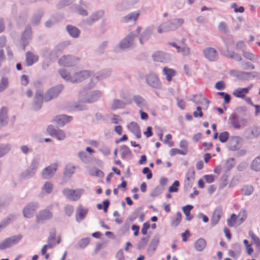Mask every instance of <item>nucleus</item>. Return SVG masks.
<instances>
[{
  "label": "nucleus",
  "instance_id": "nucleus-1",
  "mask_svg": "<svg viewBox=\"0 0 260 260\" xmlns=\"http://www.w3.org/2000/svg\"><path fill=\"white\" fill-rule=\"evenodd\" d=\"M60 74L64 79L73 83L81 82L89 76V72L86 71H82L76 73L73 76H71L70 73H68L66 71L62 70L60 72Z\"/></svg>",
  "mask_w": 260,
  "mask_h": 260
},
{
  "label": "nucleus",
  "instance_id": "nucleus-2",
  "mask_svg": "<svg viewBox=\"0 0 260 260\" xmlns=\"http://www.w3.org/2000/svg\"><path fill=\"white\" fill-rule=\"evenodd\" d=\"M22 238V235H18L5 239L0 243V249L4 250L17 244L20 241Z\"/></svg>",
  "mask_w": 260,
  "mask_h": 260
},
{
  "label": "nucleus",
  "instance_id": "nucleus-3",
  "mask_svg": "<svg viewBox=\"0 0 260 260\" xmlns=\"http://www.w3.org/2000/svg\"><path fill=\"white\" fill-rule=\"evenodd\" d=\"M229 123L234 128L239 129L246 126L247 120L244 118H239L236 114H232L229 118Z\"/></svg>",
  "mask_w": 260,
  "mask_h": 260
},
{
  "label": "nucleus",
  "instance_id": "nucleus-4",
  "mask_svg": "<svg viewBox=\"0 0 260 260\" xmlns=\"http://www.w3.org/2000/svg\"><path fill=\"white\" fill-rule=\"evenodd\" d=\"M83 190L78 189L76 190H72L69 189H64L63 191V194L70 200L77 201L83 193Z\"/></svg>",
  "mask_w": 260,
  "mask_h": 260
},
{
  "label": "nucleus",
  "instance_id": "nucleus-5",
  "mask_svg": "<svg viewBox=\"0 0 260 260\" xmlns=\"http://www.w3.org/2000/svg\"><path fill=\"white\" fill-rule=\"evenodd\" d=\"M48 133L52 136L55 137L59 140H63L66 138V134L60 129H56L52 126H49L47 128Z\"/></svg>",
  "mask_w": 260,
  "mask_h": 260
},
{
  "label": "nucleus",
  "instance_id": "nucleus-6",
  "mask_svg": "<svg viewBox=\"0 0 260 260\" xmlns=\"http://www.w3.org/2000/svg\"><path fill=\"white\" fill-rule=\"evenodd\" d=\"M193 102L198 106L204 107V110H207L209 106V102L204 96L202 95H196L194 96Z\"/></svg>",
  "mask_w": 260,
  "mask_h": 260
},
{
  "label": "nucleus",
  "instance_id": "nucleus-7",
  "mask_svg": "<svg viewBox=\"0 0 260 260\" xmlns=\"http://www.w3.org/2000/svg\"><path fill=\"white\" fill-rule=\"evenodd\" d=\"M62 89V87L61 86L50 89L45 95V101H49L52 99L55 98L59 94Z\"/></svg>",
  "mask_w": 260,
  "mask_h": 260
},
{
  "label": "nucleus",
  "instance_id": "nucleus-8",
  "mask_svg": "<svg viewBox=\"0 0 260 260\" xmlns=\"http://www.w3.org/2000/svg\"><path fill=\"white\" fill-rule=\"evenodd\" d=\"M147 82L151 86L155 88H159L160 83L158 77L154 74H150L147 77Z\"/></svg>",
  "mask_w": 260,
  "mask_h": 260
},
{
  "label": "nucleus",
  "instance_id": "nucleus-9",
  "mask_svg": "<svg viewBox=\"0 0 260 260\" xmlns=\"http://www.w3.org/2000/svg\"><path fill=\"white\" fill-rule=\"evenodd\" d=\"M57 165L56 164H53L47 167L43 172L42 176L44 178H51L57 169Z\"/></svg>",
  "mask_w": 260,
  "mask_h": 260
},
{
  "label": "nucleus",
  "instance_id": "nucleus-10",
  "mask_svg": "<svg viewBox=\"0 0 260 260\" xmlns=\"http://www.w3.org/2000/svg\"><path fill=\"white\" fill-rule=\"evenodd\" d=\"M252 86H249L246 88H239L235 89L233 94L237 98L244 99L246 94H247L251 89Z\"/></svg>",
  "mask_w": 260,
  "mask_h": 260
},
{
  "label": "nucleus",
  "instance_id": "nucleus-11",
  "mask_svg": "<svg viewBox=\"0 0 260 260\" xmlns=\"http://www.w3.org/2000/svg\"><path fill=\"white\" fill-rule=\"evenodd\" d=\"M55 237V234L51 235L50 237L48 239V244L43 246L41 250V253L42 255H45V257L46 259L49 258V254L46 253V251L48 248H52L55 244L52 242L53 239Z\"/></svg>",
  "mask_w": 260,
  "mask_h": 260
},
{
  "label": "nucleus",
  "instance_id": "nucleus-12",
  "mask_svg": "<svg viewBox=\"0 0 260 260\" xmlns=\"http://www.w3.org/2000/svg\"><path fill=\"white\" fill-rule=\"evenodd\" d=\"M205 57L211 61H214L217 58L216 51L213 48H208L204 51Z\"/></svg>",
  "mask_w": 260,
  "mask_h": 260
},
{
  "label": "nucleus",
  "instance_id": "nucleus-13",
  "mask_svg": "<svg viewBox=\"0 0 260 260\" xmlns=\"http://www.w3.org/2000/svg\"><path fill=\"white\" fill-rule=\"evenodd\" d=\"M222 213L223 212L221 207H217L215 209L211 219V222L213 225H214L218 222L222 215Z\"/></svg>",
  "mask_w": 260,
  "mask_h": 260
},
{
  "label": "nucleus",
  "instance_id": "nucleus-14",
  "mask_svg": "<svg viewBox=\"0 0 260 260\" xmlns=\"http://www.w3.org/2000/svg\"><path fill=\"white\" fill-rule=\"evenodd\" d=\"M127 128L136 136L137 138L139 139L141 138V131L139 126L137 123L134 122H131L127 125Z\"/></svg>",
  "mask_w": 260,
  "mask_h": 260
},
{
  "label": "nucleus",
  "instance_id": "nucleus-15",
  "mask_svg": "<svg viewBox=\"0 0 260 260\" xmlns=\"http://www.w3.org/2000/svg\"><path fill=\"white\" fill-rule=\"evenodd\" d=\"M241 138L237 136L232 137L229 142V147L232 150H237L239 148Z\"/></svg>",
  "mask_w": 260,
  "mask_h": 260
},
{
  "label": "nucleus",
  "instance_id": "nucleus-16",
  "mask_svg": "<svg viewBox=\"0 0 260 260\" xmlns=\"http://www.w3.org/2000/svg\"><path fill=\"white\" fill-rule=\"evenodd\" d=\"M72 117L65 115H60L55 117L54 120L59 125L63 126L66 123L71 121Z\"/></svg>",
  "mask_w": 260,
  "mask_h": 260
},
{
  "label": "nucleus",
  "instance_id": "nucleus-17",
  "mask_svg": "<svg viewBox=\"0 0 260 260\" xmlns=\"http://www.w3.org/2000/svg\"><path fill=\"white\" fill-rule=\"evenodd\" d=\"M134 36L132 34L129 35L120 43V47L121 49H126L129 47L133 44Z\"/></svg>",
  "mask_w": 260,
  "mask_h": 260
},
{
  "label": "nucleus",
  "instance_id": "nucleus-18",
  "mask_svg": "<svg viewBox=\"0 0 260 260\" xmlns=\"http://www.w3.org/2000/svg\"><path fill=\"white\" fill-rule=\"evenodd\" d=\"M36 205L30 204L26 207L23 210V214L25 217L30 218L32 217L34 214Z\"/></svg>",
  "mask_w": 260,
  "mask_h": 260
},
{
  "label": "nucleus",
  "instance_id": "nucleus-19",
  "mask_svg": "<svg viewBox=\"0 0 260 260\" xmlns=\"http://www.w3.org/2000/svg\"><path fill=\"white\" fill-rule=\"evenodd\" d=\"M233 45H229L227 46V50L223 52L224 55L226 56L227 57L234 58L236 60H241V57L239 55H237V54H235L233 51L230 50V49L233 48Z\"/></svg>",
  "mask_w": 260,
  "mask_h": 260
},
{
  "label": "nucleus",
  "instance_id": "nucleus-20",
  "mask_svg": "<svg viewBox=\"0 0 260 260\" xmlns=\"http://www.w3.org/2000/svg\"><path fill=\"white\" fill-rule=\"evenodd\" d=\"M131 103V102L128 100H126L125 102H122L119 100H115L113 101L111 107L113 109L122 108L124 107V106L126 105L129 104Z\"/></svg>",
  "mask_w": 260,
  "mask_h": 260
},
{
  "label": "nucleus",
  "instance_id": "nucleus-21",
  "mask_svg": "<svg viewBox=\"0 0 260 260\" xmlns=\"http://www.w3.org/2000/svg\"><path fill=\"white\" fill-rule=\"evenodd\" d=\"M240 221L237 216L235 214H233L231 216V217L228 219L227 222L228 225L230 226H237L241 224L238 223Z\"/></svg>",
  "mask_w": 260,
  "mask_h": 260
},
{
  "label": "nucleus",
  "instance_id": "nucleus-22",
  "mask_svg": "<svg viewBox=\"0 0 260 260\" xmlns=\"http://www.w3.org/2000/svg\"><path fill=\"white\" fill-rule=\"evenodd\" d=\"M26 62L28 66L32 65L38 60V57L31 52H27L26 54Z\"/></svg>",
  "mask_w": 260,
  "mask_h": 260
},
{
  "label": "nucleus",
  "instance_id": "nucleus-23",
  "mask_svg": "<svg viewBox=\"0 0 260 260\" xmlns=\"http://www.w3.org/2000/svg\"><path fill=\"white\" fill-rule=\"evenodd\" d=\"M8 109L6 107H3L0 110V125H3L7 122Z\"/></svg>",
  "mask_w": 260,
  "mask_h": 260
},
{
  "label": "nucleus",
  "instance_id": "nucleus-24",
  "mask_svg": "<svg viewBox=\"0 0 260 260\" xmlns=\"http://www.w3.org/2000/svg\"><path fill=\"white\" fill-rule=\"evenodd\" d=\"M171 23L169 21L161 24L158 27V32L159 33H162L168 31L173 30V29L172 28V25H171Z\"/></svg>",
  "mask_w": 260,
  "mask_h": 260
},
{
  "label": "nucleus",
  "instance_id": "nucleus-25",
  "mask_svg": "<svg viewBox=\"0 0 260 260\" xmlns=\"http://www.w3.org/2000/svg\"><path fill=\"white\" fill-rule=\"evenodd\" d=\"M206 246V242L203 238L199 239L194 244V247L197 250L201 251H202Z\"/></svg>",
  "mask_w": 260,
  "mask_h": 260
},
{
  "label": "nucleus",
  "instance_id": "nucleus-26",
  "mask_svg": "<svg viewBox=\"0 0 260 260\" xmlns=\"http://www.w3.org/2000/svg\"><path fill=\"white\" fill-rule=\"evenodd\" d=\"M170 45L176 47L177 49V52L182 53L183 55H187L189 54L190 50L189 48L187 46H183L182 47H181L180 46H178L174 43H170Z\"/></svg>",
  "mask_w": 260,
  "mask_h": 260
},
{
  "label": "nucleus",
  "instance_id": "nucleus-27",
  "mask_svg": "<svg viewBox=\"0 0 260 260\" xmlns=\"http://www.w3.org/2000/svg\"><path fill=\"white\" fill-rule=\"evenodd\" d=\"M52 216V214L50 212L45 210L41 212L37 216V220L38 221H40L41 220L49 219L51 218Z\"/></svg>",
  "mask_w": 260,
  "mask_h": 260
},
{
  "label": "nucleus",
  "instance_id": "nucleus-28",
  "mask_svg": "<svg viewBox=\"0 0 260 260\" xmlns=\"http://www.w3.org/2000/svg\"><path fill=\"white\" fill-rule=\"evenodd\" d=\"M248 235L252 239L257 250L260 251V239L252 231H249Z\"/></svg>",
  "mask_w": 260,
  "mask_h": 260
},
{
  "label": "nucleus",
  "instance_id": "nucleus-29",
  "mask_svg": "<svg viewBox=\"0 0 260 260\" xmlns=\"http://www.w3.org/2000/svg\"><path fill=\"white\" fill-rule=\"evenodd\" d=\"M163 71L168 81H171L172 77L174 76L176 74L175 70L166 67L164 68Z\"/></svg>",
  "mask_w": 260,
  "mask_h": 260
},
{
  "label": "nucleus",
  "instance_id": "nucleus-30",
  "mask_svg": "<svg viewBox=\"0 0 260 260\" xmlns=\"http://www.w3.org/2000/svg\"><path fill=\"white\" fill-rule=\"evenodd\" d=\"M192 205H186L182 208L183 211L185 214L186 219L187 220H190L192 219L193 216L190 214V211L193 209Z\"/></svg>",
  "mask_w": 260,
  "mask_h": 260
},
{
  "label": "nucleus",
  "instance_id": "nucleus-31",
  "mask_svg": "<svg viewBox=\"0 0 260 260\" xmlns=\"http://www.w3.org/2000/svg\"><path fill=\"white\" fill-rule=\"evenodd\" d=\"M6 39L5 37H0V63L5 59L3 47L5 46Z\"/></svg>",
  "mask_w": 260,
  "mask_h": 260
},
{
  "label": "nucleus",
  "instance_id": "nucleus-32",
  "mask_svg": "<svg viewBox=\"0 0 260 260\" xmlns=\"http://www.w3.org/2000/svg\"><path fill=\"white\" fill-rule=\"evenodd\" d=\"M73 60L71 56H63L59 60V63L62 66H70L72 64L71 61Z\"/></svg>",
  "mask_w": 260,
  "mask_h": 260
},
{
  "label": "nucleus",
  "instance_id": "nucleus-33",
  "mask_svg": "<svg viewBox=\"0 0 260 260\" xmlns=\"http://www.w3.org/2000/svg\"><path fill=\"white\" fill-rule=\"evenodd\" d=\"M159 240L158 238L152 239L149 245L148 251L152 253L154 252L158 244Z\"/></svg>",
  "mask_w": 260,
  "mask_h": 260
},
{
  "label": "nucleus",
  "instance_id": "nucleus-34",
  "mask_svg": "<svg viewBox=\"0 0 260 260\" xmlns=\"http://www.w3.org/2000/svg\"><path fill=\"white\" fill-rule=\"evenodd\" d=\"M36 103L35 106V109L38 110L41 108V105L43 102V96L42 94L39 92H37L36 96Z\"/></svg>",
  "mask_w": 260,
  "mask_h": 260
},
{
  "label": "nucleus",
  "instance_id": "nucleus-35",
  "mask_svg": "<svg viewBox=\"0 0 260 260\" xmlns=\"http://www.w3.org/2000/svg\"><path fill=\"white\" fill-rule=\"evenodd\" d=\"M152 57L153 59L156 61L162 62L166 59L165 54L160 51H157L154 53Z\"/></svg>",
  "mask_w": 260,
  "mask_h": 260
},
{
  "label": "nucleus",
  "instance_id": "nucleus-36",
  "mask_svg": "<svg viewBox=\"0 0 260 260\" xmlns=\"http://www.w3.org/2000/svg\"><path fill=\"white\" fill-rule=\"evenodd\" d=\"M170 22L171 23V25H172V28H173V30H175L178 27L180 26L184 23V20L183 19L178 18L175 19Z\"/></svg>",
  "mask_w": 260,
  "mask_h": 260
},
{
  "label": "nucleus",
  "instance_id": "nucleus-37",
  "mask_svg": "<svg viewBox=\"0 0 260 260\" xmlns=\"http://www.w3.org/2000/svg\"><path fill=\"white\" fill-rule=\"evenodd\" d=\"M88 210L83 208L82 206H79L77 210V214L80 217V219H83L87 214Z\"/></svg>",
  "mask_w": 260,
  "mask_h": 260
},
{
  "label": "nucleus",
  "instance_id": "nucleus-38",
  "mask_svg": "<svg viewBox=\"0 0 260 260\" xmlns=\"http://www.w3.org/2000/svg\"><path fill=\"white\" fill-rule=\"evenodd\" d=\"M67 29L69 33L73 37H77L79 34V30L75 27L73 26L68 25Z\"/></svg>",
  "mask_w": 260,
  "mask_h": 260
},
{
  "label": "nucleus",
  "instance_id": "nucleus-39",
  "mask_svg": "<svg viewBox=\"0 0 260 260\" xmlns=\"http://www.w3.org/2000/svg\"><path fill=\"white\" fill-rule=\"evenodd\" d=\"M251 168L256 171H260V157H256L252 162Z\"/></svg>",
  "mask_w": 260,
  "mask_h": 260
},
{
  "label": "nucleus",
  "instance_id": "nucleus-40",
  "mask_svg": "<svg viewBox=\"0 0 260 260\" xmlns=\"http://www.w3.org/2000/svg\"><path fill=\"white\" fill-rule=\"evenodd\" d=\"M133 99L138 106L142 107L146 106L145 101L142 97L136 95L134 96Z\"/></svg>",
  "mask_w": 260,
  "mask_h": 260
},
{
  "label": "nucleus",
  "instance_id": "nucleus-41",
  "mask_svg": "<svg viewBox=\"0 0 260 260\" xmlns=\"http://www.w3.org/2000/svg\"><path fill=\"white\" fill-rule=\"evenodd\" d=\"M242 193L246 196L252 194L253 191V187L252 185H245L241 189Z\"/></svg>",
  "mask_w": 260,
  "mask_h": 260
},
{
  "label": "nucleus",
  "instance_id": "nucleus-42",
  "mask_svg": "<svg viewBox=\"0 0 260 260\" xmlns=\"http://www.w3.org/2000/svg\"><path fill=\"white\" fill-rule=\"evenodd\" d=\"M151 35V31L146 30L141 35L140 38V41L141 44H143L145 41H147L150 38Z\"/></svg>",
  "mask_w": 260,
  "mask_h": 260
},
{
  "label": "nucleus",
  "instance_id": "nucleus-43",
  "mask_svg": "<svg viewBox=\"0 0 260 260\" xmlns=\"http://www.w3.org/2000/svg\"><path fill=\"white\" fill-rule=\"evenodd\" d=\"M182 219V215L180 212H177L172 219V225L174 226H176L180 223Z\"/></svg>",
  "mask_w": 260,
  "mask_h": 260
},
{
  "label": "nucleus",
  "instance_id": "nucleus-44",
  "mask_svg": "<svg viewBox=\"0 0 260 260\" xmlns=\"http://www.w3.org/2000/svg\"><path fill=\"white\" fill-rule=\"evenodd\" d=\"M89 174L91 176H98L99 177H103L104 176L103 172L97 168H93L91 169Z\"/></svg>",
  "mask_w": 260,
  "mask_h": 260
},
{
  "label": "nucleus",
  "instance_id": "nucleus-45",
  "mask_svg": "<svg viewBox=\"0 0 260 260\" xmlns=\"http://www.w3.org/2000/svg\"><path fill=\"white\" fill-rule=\"evenodd\" d=\"M8 80L7 78L3 77L0 82V92L3 91L8 86Z\"/></svg>",
  "mask_w": 260,
  "mask_h": 260
},
{
  "label": "nucleus",
  "instance_id": "nucleus-46",
  "mask_svg": "<svg viewBox=\"0 0 260 260\" xmlns=\"http://www.w3.org/2000/svg\"><path fill=\"white\" fill-rule=\"evenodd\" d=\"M232 74L234 76L241 79L245 78L248 75V73H247L238 71L236 70L232 71Z\"/></svg>",
  "mask_w": 260,
  "mask_h": 260
},
{
  "label": "nucleus",
  "instance_id": "nucleus-47",
  "mask_svg": "<svg viewBox=\"0 0 260 260\" xmlns=\"http://www.w3.org/2000/svg\"><path fill=\"white\" fill-rule=\"evenodd\" d=\"M230 134L228 132H224L221 133L219 136V139L220 142L224 143L229 138Z\"/></svg>",
  "mask_w": 260,
  "mask_h": 260
},
{
  "label": "nucleus",
  "instance_id": "nucleus-48",
  "mask_svg": "<svg viewBox=\"0 0 260 260\" xmlns=\"http://www.w3.org/2000/svg\"><path fill=\"white\" fill-rule=\"evenodd\" d=\"M204 107H201V106H198L197 107V110L194 111L193 113V115L194 117H202L203 116V113L202 112V110L203 109Z\"/></svg>",
  "mask_w": 260,
  "mask_h": 260
},
{
  "label": "nucleus",
  "instance_id": "nucleus-49",
  "mask_svg": "<svg viewBox=\"0 0 260 260\" xmlns=\"http://www.w3.org/2000/svg\"><path fill=\"white\" fill-rule=\"evenodd\" d=\"M138 16H139L138 13H132L129 15L126 16V17H125L123 18V20L124 22H127L128 21L131 20H133L134 21H135L137 20V19L138 18Z\"/></svg>",
  "mask_w": 260,
  "mask_h": 260
},
{
  "label": "nucleus",
  "instance_id": "nucleus-50",
  "mask_svg": "<svg viewBox=\"0 0 260 260\" xmlns=\"http://www.w3.org/2000/svg\"><path fill=\"white\" fill-rule=\"evenodd\" d=\"M243 243L246 247L247 253L249 255H251L253 252L251 245L249 244L248 240L246 239L244 240Z\"/></svg>",
  "mask_w": 260,
  "mask_h": 260
},
{
  "label": "nucleus",
  "instance_id": "nucleus-51",
  "mask_svg": "<svg viewBox=\"0 0 260 260\" xmlns=\"http://www.w3.org/2000/svg\"><path fill=\"white\" fill-rule=\"evenodd\" d=\"M177 154L185 155L186 154V150H181L177 148H173L170 151V154L171 156H174Z\"/></svg>",
  "mask_w": 260,
  "mask_h": 260
},
{
  "label": "nucleus",
  "instance_id": "nucleus-52",
  "mask_svg": "<svg viewBox=\"0 0 260 260\" xmlns=\"http://www.w3.org/2000/svg\"><path fill=\"white\" fill-rule=\"evenodd\" d=\"M121 150V157L122 158L129 156L131 154V151L129 149L125 146L122 147Z\"/></svg>",
  "mask_w": 260,
  "mask_h": 260
},
{
  "label": "nucleus",
  "instance_id": "nucleus-53",
  "mask_svg": "<svg viewBox=\"0 0 260 260\" xmlns=\"http://www.w3.org/2000/svg\"><path fill=\"white\" fill-rule=\"evenodd\" d=\"M148 242V239L146 237L142 238L140 241L138 247L139 249H143L147 245Z\"/></svg>",
  "mask_w": 260,
  "mask_h": 260
},
{
  "label": "nucleus",
  "instance_id": "nucleus-54",
  "mask_svg": "<svg viewBox=\"0 0 260 260\" xmlns=\"http://www.w3.org/2000/svg\"><path fill=\"white\" fill-rule=\"evenodd\" d=\"M180 185L178 181H175L171 186L170 187L169 191L170 192H177L178 190V187Z\"/></svg>",
  "mask_w": 260,
  "mask_h": 260
},
{
  "label": "nucleus",
  "instance_id": "nucleus-55",
  "mask_svg": "<svg viewBox=\"0 0 260 260\" xmlns=\"http://www.w3.org/2000/svg\"><path fill=\"white\" fill-rule=\"evenodd\" d=\"M75 171V167L72 165H69L67 166L64 171L66 175H70L74 173Z\"/></svg>",
  "mask_w": 260,
  "mask_h": 260
},
{
  "label": "nucleus",
  "instance_id": "nucleus-56",
  "mask_svg": "<svg viewBox=\"0 0 260 260\" xmlns=\"http://www.w3.org/2000/svg\"><path fill=\"white\" fill-rule=\"evenodd\" d=\"M238 219L240 220L238 223H242L246 218V213L245 211L241 210L237 216Z\"/></svg>",
  "mask_w": 260,
  "mask_h": 260
},
{
  "label": "nucleus",
  "instance_id": "nucleus-57",
  "mask_svg": "<svg viewBox=\"0 0 260 260\" xmlns=\"http://www.w3.org/2000/svg\"><path fill=\"white\" fill-rule=\"evenodd\" d=\"M217 94L224 98L225 103L228 104L230 102L231 96L229 94L223 92H219L217 93Z\"/></svg>",
  "mask_w": 260,
  "mask_h": 260
},
{
  "label": "nucleus",
  "instance_id": "nucleus-58",
  "mask_svg": "<svg viewBox=\"0 0 260 260\" xmlns=\"http://www.w3.org/2000/svg\"><path fill=\"white\" fill-rule=\"evenodd\" d=\"M172 135L171 134H168L166 136V138L164 140V142L166 144H167L170 147H172L174 145V142L171 140L172 139Z\"/></svg>",
  "mask_w": 260,
  "mask_h": 260
},
{
  "label": "nucleus",
  "instance_id": "nucleus-59",
  "mask_svg": "<svg viewBox=\"0 0 260 260\" xmlns=\"http://www.w3.org/2000/svg\"><path fill=\"white\" fill-rule=\"evenodd\" d=\"M180 147L182 149V150H186V153L188 152V143L186 140H183L180 142Z\"/></svg>",
  "mask_w": 260,
  "mask_h": 260
},
{
  "label": "nucleus",
  "instance_id": "nucleus-60",
  "mask_svg": "<svg viewBox=\"0 0 260 260\" xmlns=\"http://www.w3.org/2000/svg\"><path fill=\"white\" fill-rule=\"evenodd\" d=\"M89 242L88 238H83L79 242V245L80 247L84 248L86 246Z\"/></svg>",
  "mask_w": 260,
  "mask_h": 260
},
{
  "label": "nucleus",
  "instance_id": "nucleus-61",
  "mask_svg": "<svg viewBox=\"0 0 260 260\" xmlns=\"http://www.w3.org/2000/svg\"><path fill=\"white\" fill-rule=\"evenodd\" d=\"M150 225L149 222H145L143 224L141 232L143 235H145L147 233V230L150 228Z\"/></svg>",
  "mask_w": 260,
  "mask_h": 260
},
{
  "label": "nucleus",
  "instance_id": "nucleus-62",
  "mask_svg": "<svg viewBox=\"0 0 260 260\" xmlns=\"http://www.w3.org/2000/svg\"><path fill=\"white\" fill-rule=\"evenodd\" d=\"M43 189L45 190L47 193H50L52 189V185L49 182H47L45 184Z\"/></svg>",
  "mask_w": 260,
  "mask_h": 260
},
{
  "label": "nucleus",
  "instance_id": "nucleus-63",
  "mask_svg": "<svg viewBox=\"0 0 260 260\" xmlns=\"http://www.w3.org/2000/svg\"><path fill=\"white\" fill-rule=\"evenodd\" d=\"M101 93L100 92H96L92 94V96L91 99L87 100L88 102H93L96 101L99 97L101 96Z\"/></svg>",
  "mask_w": 260,
  "mask_h": 260
},
{
  "label": "nucleus",
  "instance_id": "nucleus-64",
  "mask_svg": "<svg viewBox=\"0 0 260 260\" xmlns=\"http://www.w3.org/2000/svg\"><path fill=\"white\" fill-rule=\"evenodd\" d=\"M143 173L144 174H147V178L148 179H151L152 177V174L151 172V171L148 168H144L143 170Z\"/></svg>",
  "mask_w": 260,
  "mask_h": 260
}]
</instances>
